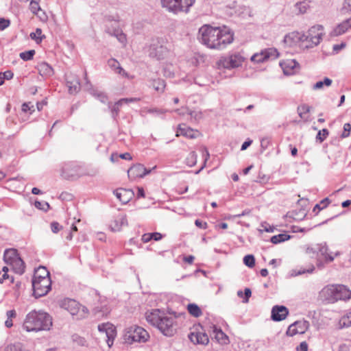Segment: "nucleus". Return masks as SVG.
I'll return each instance as SVG.
<instances>
[{
    "label": "nucleus",
    "instance_id": "nucleus-49",
    "mask_svg": "<svg viewBox=\"0 0 351 351\" xmlns=\"http://www.w3.org/2000/svg\"><path fill=\"white\" fill-rule=\"evenodd\" d=\"M117 38L124 47L126 45L127 37L122 31L117 35Z\"/></svg>",
    "mask_w": 351,
    "mask_h": 351
},
{
    "label": "nucleus",
    "instance_id": "nucleus-53",
    "mask_svg": "<svg viewBox=\"0 0 351 351\" xmlns=\"http://www.w3.org/2000/svg\"><path fill=\"white\" fill-rule=\"evenodd\" d=\"M62 226L60 223L56 221H53L51 223V229L53 233H58L60 230Z\"/></svg>",
    "mask_w": 351,
    "mask_h": 351
},
{
    "label": "nucleus",
    "instance_id": "nucleus-18",
    "mask_svg": "<svg viewBox=\"0 0 351 351\" xmlns=\"http://www.w3.org/2000/svg\"><path fill=\"white\" fill-rule=\"evenodd\" d=\"M189 338L194 344H199L206 346L209 342V338L204 332L195 331L191 332L189 335Z\"/></svg>",
    "mask_w": 351,
    "mask_h": 351
},
{
    "label": "nucleus",
    "instance_id": "nucleus-37",
    "mask_svg": "<svg viewBox=\"0 0 351 351\" xmlns=\"http://www.w3.org/2000/svg\"><path fill=\"white\" fill-rule=\"evenodd\" d=\"M90 93L102 103H106L108 101L107 96L102 92L92 88Z\"/></svg>",
    "mask_w": 351,
    "mask_h": 351
},
{
    "label": "nucleus",
    "instance_id": "nucleus-54",
    "mask_svg": "<svg viewBox=\"0 0 351 351\" xmlns=\"http://www.w3.org/2000/svg\"><path fill=\"white\" fill-rule=\"evenodd\" d=\"M315 269V267L313 265H311L308 269H301L298 270L295 276H298L301 274H304L305 273H312Z\"/></svg>",
    "mask_w": 351,
    "mask_h": 351
},
{
    "label": "nucleus",
    "instance_id": "nucleus-19",
    "mask_svg": "<svg viewBox=\"0 0 351 351\" xmlns=\"http://www.w3.org/2000/svg\"><path fill=\"white\" fill-rule=\"evenodd\" d=\"M199 134L197 130L186 126L185 124H180L176 132V136H184L189 138H195Z\"/></svg>",
    "mask_w": 351,
    "mask_h": 351
},
{
    "label": "nucleus",
    "instance_id": "nucleus-60",
    "mask_svg": "<svg viewBox=\"0 0 351 351\" xmlns=\"http://www.w3.org/2000/svg\"><path fill=\"white\" fill-rule=\"evenodd\" d=\"M244 295H245V297L243 298V302L247 303V302H248L249 298L252 295V291H251L250 289L245 288Z\"/></svg>",
    "mask_w": 351,
    "mask_h": 351
},
{
    "label": "nucleus",
    "instance_id": "nucleus-40",
    "mask_svg": "<svg viewBox=\"0 0 351 351\" xmlns=\"http://www.w3.org/2000/svg\"><path fill=\"white\" fill-rule=\"evenodd\" d=\"M4 351H25L23 346L20 343L8 345Z\"/></svg>",
    "mask_w": 351,
    "mask_h": 351
},
{
    "label": "nucleus",
    "instance_id": "nucleus-58",
    "mask_svg": "<svg viewBox=\"0 0 351 351\" xmlns=\"http://www.w3.org/2000/svg\"><path fill=\"white\" fill-rule=\"evenodd\" d=\"M313 249H315V245L307 247L306 251V254L312 258L317 257V250H314Z\"/></svg>",
    "mask_w": 351,
    "mask_h": 351
},
{
    "label": "nucleus",
    "instance_id": "nucleus-31",
    "mask_svg": "<svg viewBox=\"0 0 351 351\" xmlns=\"http://www.w3.org/2000/svg\"><path fill=\"white\" fill-rule=\"evenodd\" d=\"M123 106V103L121 99L118 101L112 104L111 103L108 104V108L110 110L112 117L114 119H116L119 115V112L120 110V108Z\"/></svg>",
    "mask_w": 351,
    "mask_h": 351
},
{
    "label": "nucleus",
    "instance_id": "nucleus-15",
    "mask_svg": "<svg viewBox=\"0 0 351 351\" xmlns=\"http://www.w3.org/2000/svg\"><path fill=\"white\" fill-rule=\"evenodd\" d=\"M281 66L285 75H291L295 74L300 70V64L293 59H288L280 62Z\"/></svg>",
    "mask_w": 351,
    "mask_h": 351
},
{
    "label": "nucleus",
    "instance_id": "nucleus-23",
    "mask_svg": "<svg viewBox=\"0 0 351 351\" xmlns=\"http://www.w3.org/2000/svg\"><path fill=\"white\" fill-rule=\"evenodd\" d=\"M351 29V17L343 21L342 23L337 25L330 32L331 36H338L342 35Z\"/></svg>",
    "mask_w": 351,
    "mask_h": 351
},
{
    "label": "nucleus",
    "instance_id": "nucleus-51",
    "mask_svg": "<svg viewBox=\"0 0 351 351\" xmlns=\"http://www.w3.org/2000/svg\"><path fill=\"white\" fill-rule=\"evenodd\" d=\"M10 20L3 18H0V30L5 29L10 25Z\"/></svg>",
    "mask_w": 351,
    "mask_h": 351
},
{
    "label": "nucleus",
    "instance_id": "nucleus-34",
    "mask_svg": "<svg viewBox=\"0 0 351 351\" xmlns=\"http://www.w3.org/2000/svg\"><path fill=\"white\" fill-rule=\"evenodd\" d=\"M339 324L341 328L351 326V310L339 319Z\"/></svg>",
    "mask_w": 351,
    "mask_h": 351
},
{
    "label": "nucleus",
    "instance_id": "nucleus-11",
    "mask_svg": "<svg viewBox=\"0 0 351 351\" xmlns=\"http://www.w3.org/2000/svg\"><path fill=\"white\" fill-rule=\"evenodd\" d=\"M278 57V51L276 49L269 48L254 54L250 60L252 62L261 63L269 59H276Z\"/></svg>",
    "mask_w": 351,
    "mask_h": 351
},
{
    "label": "nucleus",
    "instance_id": "nucleus-25",
    "mask_svg": "<svg viewBox=\"0 0 351 351\" xmlns=\"http://www.w3.org/2000/svg\"><path fill=\"white\" fill-rule=\"evenodd\" d=\"M127 225H128V221H127L126 215H119L111 223L110 228L112 231L117 232V231H119L123 226H125Z\"/></svg>",
    "mask_w": 351,
    "mask_h": 351
},
{
    "label": "nucleus",
    "instance_id": "nucleus-46",
    "mask_svg": "<svg viewBox=\"0 0 351 351\" xmlns=\"http://www.w3.org/2000/svg\"><path fill=\"white\" fill-rule=\"evenodd\" d=\"M329 203V199L328 198H325L324 199H323L320 204H316L314 208H313V212H315L316 210H318V211L322 210L323 208H324L325 207L327 206V205Z\"/></svg>",
    "mask_w": 351,
    "mask_h": 351
},
{
    "label": "nucleus",
    "instance_id": "nucleus-56",
    "mask_svg": "<svg viewBox=\"0 0 351 351\" xmlns=\"http://www.w3.org/2000/svg\"><path fill=\"white\" fill-rule=\"evenodd\" d=\"M189 114L191 115V117L195 120H199L202 117V114L200 111H191Z\"/></svg>",
    "mask_w": 351,
    "mask_h": 351
},
{
    "label": "nucleus",
    "instance_id": "nucleus-14",
    "mask_svg": "<svg viewBox=\"0 0 351 351\" xmlns=\"http://www.w3.org/2000/svg\"><path fill=\"white\" fill-rule=\"evenodd\" d=\"M66 84L70 94L77 93L81 88L79 77L72 73L65 75Z\"/></svg>",
    "mask_w": 351,
    "mask_h": 351
},
{
    "label": "nucleus",
    "instance_id": "nucleus-64",
    "mask_svg": "<svg viewBox=\"0 0 351 351\" xmlns=\"http://www.w3.org/2000/svg\"><path fill=\"white\" fill-rule=\"evenodd\" d=\"M298 351H308V344L305 341L300 343L299 346L297 347Z\"/></svg>",
    "mask_w": 351,
    "mask_h": 351
},
{
    "label": "nucleus",
    "instance_id": "nucleus-21",
    "mask_svg": "<svg viewBox=\"0 0 351 351\" xmlns=\"http://www.w3.org/2000/svg\"><path fill=\"white\" fill-rule=\"evenodd\" d=\"M117 198L123 204H127L132 199L134 193L131 189H119L114 191Z\"/></svg>",
    "mask_w": 351,
    "mask_h": 351
},
{
    "label": "nucleus",
    "instance_id": "nucleus-62",
    "mask_svg": "<svg viewBox=\"0 0 351 351\" xmlns=\"http://www.w3.org/2000/svg\"><path fill=\"white\" fill-rule=\"evenodd\" d=\"M298 110L299 112V115L300 117H302V113H306V112H309V107L308 106L303 105V106L298 107Z\"/></svg>",
    "mask_w": 351,
    "mask_h": 351
},
{
    "label": "nucleus",
    "instance_id": "nucleus-5",
    "mask_svg": "<svg viewBox=\"0 0 351 351\" xmlns=\"http://www.w3.org/2000/svg\"><path fill=\"white\" fill-rule=\"evenodd\" d=\"M195 0H161L162 7L169 12L178 14L181 12H188Z\"/></svg>",
    "mask_w": 351,
    "mask_h": 351
},
{
    "label": "nucleus",
    "instance_id": "nucleus-50",
    "mask_svg": "<svg viewBox=\"0 0 351 351\" xmlns=\"http://www.w3.org/2000/svg\"><path fill=\"white\" fill-rule=\"evenodd\" d=\"M34 15L37 16L41 21H47L48 16L46 14L45 12L43 11L41 8L39 11L37 12Z\"/></svg>",
    "mask_w": 351,
    "mask_h": 351
},
{
    "label": "nucleus",
    "instance_id": "nucleus-8",
    "mask_svg": "<svg viewBox=\"0 0 351 351\" xmlns=\"http://www.w3.org/2000/svg\"><path fill=\"white\" fill-rule=\"evenodd\" d=\"M51 281L50 278L32 279L33 294L36 298L43 297L51 290Z\"/></svg>",
    "mask_w": 351,
    "mask_h": 351
},
{
    "label": "nucleus",
    "instance_id": "nucleus-63",
    "mask_svg": "<svg viewBox=\"0 0 351 351\" xmlns=\"http://www.w3.org/2000/svg\"><path fill=\"white\" fill-rule=\"evenodd\" d=\"M343 10L346 12L351 11V0H345L343 5Z\"/></svg>",
    "mask_w": 351,
    "mask_h": 351
},
{
    "label": "nucleus",
    "instance_id": "nucleus-13",
    "mask_svg": "<svg viewBox=\"0 0 351 351\" xmlns=\"http://www.w3.org/2000/svg\"><path fill=\"white\" fill-rule=\"evenodd\" d=\"M309 326V323L305 320L296 321L291 324L287 330V335L293 337L297 334H304Z\"/></svg>",
    "mask_w": 351,
    "mask_h": 351
},
{
    "label": "nucleus",
    "instance_id": "nucleus-36",
    "mask_svg": "<svg viewBox=\"0 0 351 351\" xmlns=\"http://www.w3.org/2000/svg\"><path fill=\"white\" fill-rule=\"evenodd\" d=\"M291 238V236L287 234H279L278 235H274L271 238V242L274 244H278L281 242L289 240Z\"/></svg>",
    "mask_w": 351,
    "mask_h": 351
},
{
    "label": "nucleus",
    "instance_id": "nucleus-17",
    "mask_svg": "<svg viewBox=\"0 0 351 351\" xmlns=\"http://www.w3.org/2000/svg\"><path fill=\"white\" fill-rule=\"evenodd\" d=\"M335 285H329L324 287L319 292V297L322 300L330 303L335 302Z\"/></svg>",
    "mask_w": 351,
    "mask_h": 351
},
{
    "label": "nucleus",
    "instance_id": "nucleus-16",
    "mask_svg": "<svg viewBox=\"0 0 351 351\" xmlns=\"http://www.w3.org/2000/svg\"><path fill=\"white\" fill-rule=\"evenodd\" d=\"M150 172L151 169H147L143 165L137 164L128 170V175L130 179L135 180L137 178H143Z\"/></svg>",
    "mask_w": 351,
    "mask_h": 351
},
{
    "label": "nucleus",
    "instance_id": "nucleus-33",
    "mask_svg": "<svg viewBox=\"0 0 351 351\" xmlns=\"http://www.w3.org/2000/svg\"><path fill=\"white\" fill-rule=\"evenodd\" d=\"M189 313L195 317L202 315V312L200 308L195 304H189L187 306Z\"/></svg>",
    "mask_w": 351,
    "mask_h": 351
},
{
    "label": "nucleus",
    "instance_id": "nucleus-52",
    "mask_svg": "<svg viewBox=\"0 0 351 351\" xmlns=\"http://www.w3.org/2000/svg\"><path fill=\"white\" fill-rule=\"evenodd\" d=\"M35 206L40 210H47L49 205L47 202H35Z\"/></svg>",
    "mask_w": 351,
    "mask_h": 351
},
{
    "label": "nucleus",
    "instance_id": "nucleus-20",
    "mask_svg": "<svg viewBox=\"0 0 351 351\" xmlns=\"http://www.w3.org/2000/svg\"><path fill=\"white\" fill-rule=\"evenodd\" d=\"M289 311L284 306H274L271 310V318L273 320L279 322L285 319L288 315Z\"/></svg>",
    "mask_w": 351,
    "mask_h": 351
},
{
    "label": "nucleus",
    "instance_id": "nucleus-24",
    "mask_svg": "<svg viewBox=\"0 0 351 351\" xmlns=\"http://www.w3.org/2000/svg\"><path fill=\"white\" fill-rule=\"evenodd\" d=\"M314 250H317V257L322 256L326 262H332L334 257L328 254V247L326 243H319L315 245Z\"/></svg>",
    "mask_w": 351,
    "mask_h": 351
},
{
    "label": "nucleus",
    "instance_id": "nucleus-3",
    "mask_svg": "<svg viewBox=\"0 0 351 351\" xmlns=\"http://www.w3.org/2000/svg\"><path fill=\"white\" fill-rule=\"evenodd\" d=\"M52 326L51 316L43 311H32L23 322V328L27 332L49 330Z\"/></svg>",
    "mask_w": 351,
    "mask_h": 351
},
{
    "label": "nucleus",
    "instance_id": "nucleus-30",
    "mask_svg": "<svg viewBox=\"0 0 351 351\" xmlns=\"http://www.w3.org/2000/svg\"><path fill=\"white\" fill-rule=\"evenodd\" d=\"M50 278L49 272L45 267H39L35 270L33 279H42Z\"/></svg>",
    "mask_w": 351,
    "mask_h": 351
},
{
    "label": "nucleus",
    "instance_id": "nucleus-29",
    "mask_svg": "<svg viewBox=\"0 0 351 351\" xmlns=\"http://www.w3.org/2000/svg\"><path fill=\"white\" fill-rule=\"evenodd\" d=\"M213 332L215 339L220 344H228L229 342L228 337L222 331L221 329L214 327Z\"/></svg>",
    "mask_w": 351,
    "mask_h": 351
},
{
    "label": "nucleus",
    "instance_id": "nucleus-2",
    "mask_svg": "<svg viewBox=\"0 0 351 351\" xmlns=\"http://www.w3.org/2000/svg\"><path fill=\"white\" fill-rule=\"evenodd\" d=\"M145 319L152 326L156 327L165 336L172 337L177 332L176 317L168 315L159 309H153L145 313Z\"/></svg>",
    "mask_w": 351,
    "mask_h": 351
},
{
    "label": "nucleus",
    "instance_id": "nucleus-47",
    "mask_svg": "<svg viewBox=\"0 0 351 351\" xmlns=\"http://www.w3.org/2000/svg\"><path fill=\"white\" fill-rule=\"evenodd\" d=\"M73 340L77 345L80 346H84L86 345V341L84 337H82L79 335H75L73 336Z\"/></svg>",
    "mask_w": 351,
    "mask_h": 351
},
{
    "label": "nucleus",
    "instance_id": "nucleus-55",
    "mask_svg": "<svg viewBox=\"0 0 351 351\" xmlns=\"http://www.w3.org/2000/svg\"><path fill=\"white\" fill-rule=\"evenodd\" d=\"M203 156H204V165H203V166L201 167V169H200L199 171H197L196 172V173H199V171H201V170H202V169L205 167V165H206V161L208 160V158H209V157H210L209 152H208V151L207 150V149H206V148H204V150H203Z\"/></svg>",
    "mask_w": 351,
    "mask_h": 351
},
{
    "label": "nucleus",
    "instance_id": "nucleus-59",
    "mask_svg": "<svg viewBox=\"0 0 351 351\" xmlns=\"http://www.w3.org/2000/svg\"><path fill=\"white\" fill-rule=\"evenodd\" d=\"M1 75H2L3 78H4V80H11L14 76V74L11 71L1 72Z\"/></svg>",
    "mask_w": 351,
    "mask_h": 351
},
{
    "label": "nucleus",
    "instance_id": "nucleus-45",
    "mask_svg": "<svg viewBox=\"0 0 351 351\" xmlns=\"http://www.w3.org/2000/svg\"><path fill=\"white\" fill-rule=\"evenodd\" d=\"M328 130L327 129H323L319 130L316 136V139L319 141V142H323L326 137L328 136Z\"/></svg>",
    "mask_w": 351,
    "mask_h": 351
},
{
    "label": "nucleus",
    "instance_id": "nucleus-57",
    "mask_svg": "<svg viewBox=\"0 0 351 351\" xmlns=\"http://www.w3.org/2000/svg\"><path fill=\"white\" fill-rule=\"evenodd\" d=\"M123 104H129L132 102H137L141 100L139 97H130V98H123L121 99Z\"/></svg>",
    "mask_w": 351,
    "mask_h": 351
},
{
    "label": "nucleus",
    "instance_id": "nucleus-1",
    "mask_svg": "<svg viewBox=\"0 0 351 351\" xmlns=\"http://www.w3.org/2000/svg\"><path fill=\"white\" fill-rule=\"evenodd\" d=\"M198 40L208 48L220 49L233 41V34L226 27L204 25L199 29Z\"/></svg>",
    "mask_w": 351,
    "mask_h": 351
},
{
    "label": "nucleus",
    "instance_id": "nucleus-26",
    "mask_svg": "<svg viewBox=\"0 0 351 351\" xmlns=\"http://www.w3.org/2000/svg\"><path fill=\"white\" fill-rule=\"evenodd\" d=\"M108 66L116 73L128 77V73L121 66L119 62L114 58H110L108 60Z\"/></svg>",
    "mask_w": 351,
    "mask_h": 351
},
{
    "label": "nucleus",
    "instance_id": "nucleus-61",
    "mask_svg": "<svg viewBox=\"0 0 351 351\" xmlns=\"http://www.w3.org/2000/svg\"><path fill=\"white\" fill-rule=\"evenodd\" d=\"M195 224L197 227L202 228V229H206L207 228V223L206 222L202 221L199 219H196L195 221Z\"/></svg>",
    "mask_w": 351,
    "mask_h": 351
},
{
    "label": "nucleus",
    "instance_id": "nucleus-42",
    "mask_svg": "<svg viewBox=\"0 0 351 351\" xmlns=\"http://www.w3.org/2000/svg\"><path fill=\"white\" fill-rule=\"evenodd\" d=\"M197 162V154L195 152H191L186 158V164L190 166H194Z\"/></svg>",
    "mask_w": 351,
    "mask_h": 351
},
{
    "label": "nucleus",
    "instance_id": "nucleus-41",
    "mask_svg": "<svg viewBox=\"0 0 351 351\" xmlns=\"http://www.w3.org/2000/svg\"><path fill=\"white\" fill-rule=\"evenodd\" d=\"M243 263L246 266L250 268L253 267L255 265L254 256L251 254L245 256L243 258Z\"/></svg>",
    "mask_w": 351,
    "mask_h": 351
},
{
    "label": "nucleus",
    "instance_id": "nucleus-9",
    "mask_svg": "<svg viewBox=\"0 0 351 351\" xmlns=\"http://www.w3.org/2000/svg\"><path fill=\"white\" fill-rule=\"evenodd\" d=\"M244 59L239 53L232 54L228 57L221 58L219 60V65L225 69H231L241 66Z\"/></svg>",
    "mask_w": 351,
    "mask_h": 351
},
{
    "label": "nucleus",
    "instance_id": "nucleus-44",
    "mask_svg": "<svg viewBox=\"0 0 351 351\" xmlns=\"http://www.w3.org/2000/svg\"><path fill=\"white\" fill-rule=\"evenodd\" d=\"M13 278L10 276L5 271L4 272L0 271V283L12 282Z\"/></svg>",
    "mask_w": 351,
    "mask_h": 351
},
{
    "label": "nucleus",
    "instance_id": "nucleus-12",
    "mask_svg": "<svg viewBox=\"0 0 351 351\" xmlns=\"http://www.w3.org/2000/svg\"><path fill=\"white\" fill-rule=\"evenodd\" d=\"M62 307L67 310L72 315H77L82 309L84 315L88 314V311L85 306H80V304L74 300L66 299L62 302Z\"/></svg>",
    "mask_w": 351,
    "mask_h": 351
},
{
    "label": "nucleus",
    "instance_id": "nucleus-43",
    "mask_svg": "<svg viewBox=\"0 0 351 351\" xmlns=\"http://www.w3.org/2000/svg\"><path fill=\"white\" fill-rule=\"evenodd\" d=\"M34 54H35L34 50H29V51L21 53L19 56L22 60H23L25 61H27V60H32L33 58Z\"/></svg>",
    "mask_w": 351,
    "mask_h": 351
},
{
    "label": "nucleus",
    "instance_id": "nucleus-32",
    "mask_svg": "<svg viewBox=\"0 0 351 351\" xmlns=\"http://www.w3.org/2000/svg\"><path fill=\"white\" fill-rule=\"evenodd\" d=\"M295 8L298 14H304L310 8V1L305 0L295 3Z\"/></svg>",
    "mask_w": 351,
    "mask_h": 351
},
{
    "label": "nucleus",
    "instance_id": "nucleus-38",
    "mask_svg": "<svg viewBox=\"0 0 351 351\" xmlns=\"http://www.w3.org/2000/svg\"><path fill=\"white\" fill-rule=\"evenodd\" d=\"M30 38L34 40L37 43H40L45 36L42 34V30L40 28H37L35 32H32L29 35Z\"/></svg>",
    "mask_w": 351,
    "mask_h": 351
},
{
    "label": "nucleus",
    "instance_id": "nucleus-35",
    "mask_svg": "<svg viewBox=\"0 0 351 351\" xmlns=\"http://www.w3.org/2000/svg\"><path fill=\"white\" fill-rule=\"evenodd\" d=\"M154 50L155 51L150 52V56L156 57L158 60L163 58L164 55L167 52V49L161 45L157 47Z\"/></svg>",
    "mask_w": 351,
    "mask_h": 351
},
{
    "label": "nucleus",
    "instance_id": "nucleus-48",
    "mask_svg": "<svg viewBox=\"0 0 351 351\" xmlns=\"http://www.w3.org/2000/svg\"><path fill=\"white\" fill-rule=\"evenodd\" d=\"M351 131V125L349 123H346L343 125V132L341 134V138H347L350 136Z\"/></svg>",
    "mask_w": 351,
    "mask_h": 351
},
{
    "label": "nucleus",
    "instance_id": "nucleus-28",
    "mask_svg": "<svg viewBox=\"0 0 351 351\" xmlns=\"http://www.w3.org/2000/svg\"><path fill=\"white\" fill-rule=\"evenodd\" d=\"M150 85L156 92L162 93L165 91L166 87V83L162 79H151L149 80Z\"/></svg>",
    "mask_w": 351,
    "mask_h": 351
},
{
    "label": "nucleus",
    "instance_id": "nucleus-39",
    "mask_svg": "<svg viewBox=\"0 0 351 351\" xmlns=\"http://www.w3.org/2000/svg\"><path fill=\"white\" fill-rule=\"evenodd\" d=\"M332 84V80L328 77H325L323 81H319L313 85L314 90H318L323 88L324 86H330Z\"/></svg>",
    "mask_w": 351,
    "mask_h": 351
},
{
    "label": "nucleus",
    "instance_id": "nucleus-4",
    "mask_svg": "<svg viewBox=\"0 0 351 351\" xmlns=\"http://www.w3.org/2000/svg\"><path fill=\"white\" fill-rule=\"evenodd\" d=\"M149 339L148 332L143 328L134 325L127 328L123 335L125 343L132 345L135 343H145Z\"/></svg>",
    "mask_w": 351,
    "mask_h": 351
},
{
    "label": "nucleus",
    "instance_id": "nucleus-6",
    "mask_svg": "<svg viewBox=\"0 0 351 351\" xmlns=\"http://www.w3.org/2000/svg\"><path fill=\"white\" fill-rule=\"evenodd\" d=\"M3 260L7 264L13 265L16 273L23 274L25 271L24 263L19 257H18L15 250H5L4 252Z\"/></svg>",
    "mask_w": 351,
    "mask_h": 351
},
{
    "label": "nucleus",
    "instance_id": "nucleus-22",
    "mask_svg": "<svg viewBox=\"0 0 351 351\" xmlns=\"http://www.w3.org/2000/svg\"><path fill=\"white\" fill-rule=\"evenodd\" d=\"M335 302L337 300H346L351 298V291L344 285H335Z\"/></svg>",
    "mask_w": 351,
    "mask_h": 351
},
{
    "label": "nucleus",
    "instance_id": "nucleus-7",
    "mask_svg": "<svg viewBox=\"0 0 351 351\" xmlns=\"http://www.w3.org/2000/svg\"><path fill=\"white\" fill-rule=\"evenodd\" d=\"M324 34V27L321 25H315L308 29L307 35L303 34L300 40L311 42L312 43L311 47L317 46L322 40Z\"/></svg>",
    "mask_w": 351,
    "mask_h": 351
},
{
    "label": "nucleus",
    "instance_id": "nucleus-27",
    "mask_svg": "<svg viewBox=\"0 0 351 351\" xmlns=\"http://www.w3.org/2000/svg\"><path fill=\"white\" fill-rule=\"evenodd\" d=\"M37 69L43 77H48L53 74V69L48 63L45 62H42L39 63L37 66Z\"/></svg>",
    "mask_w": 351,
    "mask_h": 351
},
{
    "label": "nucleus",
    "instance_id": "nucleus-10",
    "mask_svg": "<svg viewBox=\"0 0 351 351\" xmlns=\"http://www.w3.org/2000/svg\"><path fill=\"white\" fill-rule=\"evenodd\" d=\"M98 330L101 332H104L107 337L106 343L109 348H110L114 343V340L117 336V330L113 324L107 322L103 323L98 326Z\"/></svg>",
    "mask_w": 351,
    "mask_h": 351
}]
</instances>
